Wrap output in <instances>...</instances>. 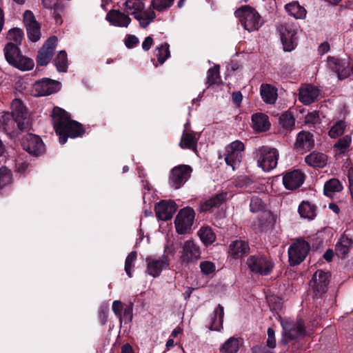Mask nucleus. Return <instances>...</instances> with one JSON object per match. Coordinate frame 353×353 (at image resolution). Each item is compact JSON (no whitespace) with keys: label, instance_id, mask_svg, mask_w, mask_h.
Returning a JSON list of instances; mask_svg holds the SVG:
<instances>
[{"label":"nucleus","instance_id":"obj_1","mask_svg":"<svg viewBox=\"0 0 353 353\" xmlns=\"http://www.w3.org/2000/svg\"><path fill=\"white\" fill-rule=\"evenodd\" d=\"M54 128L59 137L61 144L66 143L68 138L80 137L84 132L83 128L78 122L71 120L68 114L59 107H54L52 112Z\"/></svg>","mask_w":353,"mask_h":353},{"label":"nucleus","instance_id":"obj_2","mask_svg":"<svg viewBox=\"0 0 353 353\" xmlns=\"http://www.w3.org/2000/svg\"><path fill=\"white\" fill-rule=\"evenodd\" d=\"M124 6L127 13L132 15L142 28L148 27L156 17L153 10L145 9L141 0H126Z\"/></svg>","mask_w":353,"mask_h":353},{"label":"nucleus","instance_id":"obj_3","mask_svg":"<svg viewBox=\"0 0 353 353\" xmlns=\"http://www.w3.org/2000/svg\"><path fill=\"white\" fill-rule=\"evenodd\" d=\"M6 60L9 64L19 70L26 71L33 68L32 59L21 54L19 46L16 44L6 43L3 49Z\"/></svg>","mask_w":353,"mask_h":353},{"label":"nucleus","instance_id":"obj_4","mask_svg":"<svg viewBox=\"0 0 353 353\" xmlns=\"http://www.w3.org/2000/svg\"><path fill=\"white\" fill-rule=\"evenodd\" d=\"M235 15L243 28L249 32L258 30L262 25L260 15L250 6L241 7L235 12Z\"/></svg>","mask_w":353,"mask_h":353},{"label":"nucleus","instance_id":"obj_5","mask_svg":"<svg viewBox=\"0 0 353 353\" xmlns=\"http://www.w3.org/2000/svg\"><path fill=\"white\" fill-rule=\"evenodd\" d=\"M246 264L251 272L261 275L270 274L274 267L273 260L270 256L263 254H254L249 256Z\"/></svg>","mask_w":353,"mask_h":353},{"label":"nucleus","instance_id":"obj_6","mask_svg":"<svg viewBox=\"0 0 353 353\" xmlns=\"http://www.w3.org/2000/svg\"><path fill=\"white\" fill-rule=\"evenodd\" d=\"M278 158L279 152L276 149L263 146L257 152V165L264 172H270L276 168Z\"/></svg>","mask_w":353,"mask_h":353},{"label":"nucleus","instance_id":"obj_7","mask_svg":"<svg viewBox=\"0 0 353 353\" xmlns=\"http://www.w3.org/2000/svg\"><path fill=\"white\" fill-rule=\"evenodd\" d=\"M244 148L243 143L239 140L232 142L225 148V161L233 170L239 166Z\"/></svg>","mask_w":353,"mask_h":353},{"label":"nucleus","instance_id":"obj_8","mask_svg":"<svg viewBox=\"0 0 353 353\" xmlns=\"http://www.w3.org/2000/svg\"><path fill=\"white\" fill-rule=\"evenodd\" d=\"M310 245L304 240H297L288 248L289 262L291 265L300 264L306 257Z\"/></svg>","mask_w":353,"mask_h":353},{"label":"nucleus","instance_id":"obj_9","mask_svg":"<svg viewBox=\"0 0 353 353\" xmlns=\"http://www.w3.org/2000/svg\"><path fill=\"white\" fill-rule=\"evenodd\" d=\"M146 273L150 276L157 278L161 275L163 270L170 269V259L163 254L159 258L148 256L146 258Z\"/></svg>","mask_w":353,"mask_h":353},{"label":"nucleus","instance_id":"obj_10","mask_svg":"<svg viewBox=\"0 0 353 353\" xmlns=\"http://www.w3.org/2000/svg\"><path fill=\"white\" fill-rule=\"evenodd\" d=\"M60 89L61 83L59 81L43 79L33 84L31 93L34 97H43L52 94Z\"/></svg>","mask_w":353,"mask_h":353},{"label":"nucleus","instance_id":"obj_11","mask_svg":"<svg viewBox=\"0 0 353 353\" xmlns=\"http://www.w3.org/2000/svg\"><path fill=\"white\" fill-rule=\"evenodd\" d=\"M201 251L200 247L193 241H185L181 251L180 259L183 264L194 263L201 259Z\"/></svg>","mask_w":353,"mask_h":353},{"label":"nucleus","instance_id":"obj_12","mask_svg":"<svg viewBox=\"0 0 353 353\" xmlns=\"http://www.w3.org/2000/svg\"><path fill=\"white\" fill-rule=\"evenodd\" d=\"M279 32L284 50L290 52L294 50L296 46L298 28L290 24L282 25Z\"/></svg>","mask_w":353,"mask_h":353},{"label":"nucleus","instance_id":"obj_13","mask_svg":"<svg viewBox=\"0 0 353 353\" xmlns=\"http://www.w3.org/2000/svg\"><path fill=\"white\" fill-rule=\"evenodd\" d=\"M192 172V168L186 165L174 167L169 176V184L174 189L182 187L188 180Z\"/></svg>","mask_w":353,"mask_h":353},{"label":"nucleus","instance_id":"obj_14","mask_svg":"<svg viewBox=\"0 0 353 353\" xmlns=\"http://www.w3.org/2000/svg\"><path fill=\"white\" fill-rule=\"evenodd\" d=\"M21 144L25 150L35 157L42 155L46 151L42 139L35 134H28L24 136Z\"/></svg>","mask_w":353,"mask_h":353},{"label":"nucleus","instance_id":"obj_15","mask_svg":"<svg viewBox=\"0 0 353 353\" xmlns=\"http://www.w3.org/2000/svg\"><path fill=\"white\" fill-rule=\"evenodd\" d=\"M330 274L328 272L317 270L309 283L310 288L316 296L321 295L327 291L330 282Z\"/></svg>","mask_w":353,"mask_h":353},{"label":"nucleus","instance_id":"obj_16","mask_svg":"<svg viewBox=\"0 0 353 353\" xmlns=\"http://www.w3.org/2000/svg\"><path fill=\"white\" fill-rule=\"evenodd\" d=\"M11 114L17 121V128L23 130L28 125V112L21 100L15 99L11 103Z\"/></svg>","mask_w":353,"mask_h":353},{"label":"nucleus","instance_id":"obj_17","mask_svg":"<svg viewBox=\"0 0 353 353\" xmlns=\"http://www.w3.org/2000/svg\"><path fill=\"white\" fill-rule=\"evenodd\" d=\"M327 68L334 72L339 79H344L350 75L349 62L345 59L328 57L327 61Z\"/></svg>","mask_w":353,"mask_h":353},{"label":"nucleus","instance_id":"obj_18","mask_svg":"<svg viewBox=\"0 0 353 353\" xmlns=\"http://www.w3.org/2000/svg\"><path fill=\"white\" fill-rule=\"evenodd\" d=\"M177 206L174 201L162 200L155 205V212L159 221H170L173 217Z\"/></svg>","mask_w":353,"mask_h":353},{"label":"nucleus","instance_id":"obj_19","mask_svg":"<svg viewBox=\"0 0 353 353\" xmlns=\"http://www.w3.org/2000/svg\"><path fill=\"white\" fill-rule=\"evenodd\" d=\"M23 21L29 39L33 42L37 41L41 37V26L36 21L31 11H25L23 14Z\"/></svg>","mask_w":353,"mask_h":353},{"label":"nucleus","instance_id":"obj_20","mask_svg":"<svg viewBox=\"0 0 353 353\" xmlns=\"http://www.w3.org/2000/svg\"><path fill=\"white\" fill-rule=\"evenodd\" d=\"M57 44V38L54 36L50 37L41 49L39 51L37 62L39 65H47L53 54V52Z\"/></svg>","mask_w":353,"mask_h":353},{"label":"nucleus","instance_id":"obj_21","mask_svg":"<svg viewBox=\"0 0 353 353\" xmlns=\"http://www.w3.org/2000/svg\"><path fill=\"white\" fill-rule=\"evenodd\" d=\"M304 179V174L301 171L294 170L283 176V183L286 189L293 190L303 183Z\"/></svg>","mask_w":353,"mask_h":353},{"label":"nucleus","instance_id":"obj_22","mask_svg":"<svg viewBox=\"0 0 353 353\" xmlns=\"http://www.w3.org/2000/svg\"><path fill=\"white\" fill-rule=\"evenodd\" d=\"M283 329L285 339L281 340L283 343L288 340L295 339L304 333V326L301 322L296 323H281Z\"/></svg>","mask_w":353,"mask_h":353},{"label":"nucleus","instance_id":"obj_23","mask_svg":"<svg viewBox=\"0 0 353 353\" xmlns=\"http://www.w3.org/2000/svg\"><path fill=\"white\" fill-rule=\"evenodd\" d=\"M319 90L311 85H304L299 89V99L305 105L313 103L319 97Z\"/></svg>","mask_w":353,"mask_h":353},{"label":"nucleus","instance_id":"obj_24","mask_svg":"<svg viewBox=\"0 0 353 353\" xmlns=\"http://www.w3.org/2000/svg\"><path fill=\"white\" fill-rule=\"evenodd\" d=\"M250 250L248 243L243 240L232 241L229 246L228 253L234 259L242 258Z\"/></svg>","mask_w":353,"mask_h":353},{"label":"nucleus","instance_id":"obj_25","mask_svg":"<svg viewBox=\"0 0 353 353\" xmlns=\"http://www.w3.org/2000/svg\"><path fill=\"white\" fill-rule=\"evenodd\" d=\"M314 144L313 135L309 132L301 131L297 134L294 147L299 150H306L312 148Z\"/></svg>","mask_w":353,"mask_h":353},{"label":"nucleus","instance_id":"obj_26","mask_svg":"<svg viewBox=\"0 0 353 353\" xmlns=\"http://www.w3.org/2000/svg\"><path fill=\"white\" fill-rule=\"evenodd\" d=\"M106 19L112 25L119 27H128L131 22L128 14L118 10L110 11L106 15Z\"/></svg>","mask_w":353,"mask_h":353},{"label":"nucleus","instance_id":"obj_27","mask_svg":"<svg viewBox=\"0 0 353 353\" xmlns=\"http://www.w3.org/2000/svg\"><path fill=\"white\" fill-rule=\"evenodd\" d=\"M252 127L257 132H265L270 127L268 117L263 113H256L252 117Z\"/></svg>","mask_w":353,"mask_h":353},{"label":"nucleus","instance_id":"obj_28","mask_svg":"<svg viewBox=\"0 0 353 353\" xmlns=\"http://www.w3.org/2000/svg\"><path fill=\"white\" fill-rule=\"evenodd\" d=\"M0 128L8 133H12L17 128V121L8 112H0Z\"/></svg>","mask_w":353,"mask_h":353},{"label":"nucleus","instance_id":"obj_29","mask_svg":"<svg viewBox=\"0 0 353 353\" xmlns=\"http://www.w3.org/2000/svg\"><path fill=\"white\" fill-rule=\"evenodd\" d=\"M305 163L314 168H323L326 165L327 157L321 152H313L305 158Z\"/></svg>","mask_w":353,"mask_h":353},{"label":"nucleus","instance_id":"obj_30","mask_svg":"<svg viewBox=\"0 0 353 353\" xmlns=\"http://www.w3.org/2000/svg\"><path fill=\"white\" fill-rule=\"evenodd\" d=\"M188 125L189 123H186L185 125V130L183 133L179 145L182 148H188L196 151L197 138L193 132L188 130Z\"/></svg>","mask_w":353,"mask_h":353},{"label":"nucleus","instance_id":"obj_31","mask_svg":"<svg viewBox=\"0 0 353 353\" xmlns=\"http://www.w3.org/2000/svg\"><path fill=\"white\" fill-rule=\"evenodd\" d=\"M260 94L263 101L268 104H274L277 99V90L270 84H262Z\"/></svg>","mask_w":353,"mask_h":353},{"label":"nucleus","instance_id":"obj_32","mask_svg":"<svg viewBox=\"0 0 353 353\" xmlns=\"http://www.w3.org/2000/svg\"><path fill=\"white\" fill-rule=\"evenodd\" d=\"M286 12L296 19H303L306 17L307 12L298 1H292L285 5Z\"/></svg>","mask_w":353,"mask_h":353},{"label":"nucleus","instance_id":"obj_33","mask_svg":"<svg viewBox=\"0 0 353 353\" xmlns=\"http://www.w3.org/2000/svg\"><path fill=\"white\" fill-rule=\"evenodd\" d=\"M301 218L312 220L316 217V206L308 201H303L299 206Z\"/></svg>","mask_w":353,"mask_h":353},{"label":"nucleus","instance_id":"obj_34","mask_svg":"<svg viewBox=\"0 0 353 353\" xmlns=\"http://www.w3.org/2000/svg\"><path fill=\"white\" fill-rule=\"evenodd\" d=\"M225 198V195L224 194H221L201 202L199 207L200 211L207 212L218 207L224 201Z\"/></svg>","mask_w":353,"mask_h":353},{"label":"nucleus","instance_id":"obj_35","mask_svg":"<svg viewBox=\"0 0 353 353\" xmlns=\"http://www.w3.org/2000/svg\"><path fill=\"white\" fill-rule=\"evenodd\" d=\"M223 307L219 304L214 310V314L210 326V329L212 330L220 331L223 328Z\"/></svg>","mask_w":353,"mask_h":353},{"label":"nucleus","instance_id":"obj_36","mask_svg":"<svg viewBox=\"0 0 353 353\" xmlns=\"http://www.w3.org/2000/svg\"><path fill=\"white\" fill-rule=\"evenodd\" d=\"M352 245V241L347 236L343 235L336 244V254L341 257H343L349 252Z\"/></svg>","mask_w":353,"mask_h":353},{"label":"nucleus","instance_id":"obj_37","mask_svg":"<svg viewBox=\"0 0 353 353\" xmlns=\"http://www.w3.org/2000/svg\"><path fill=\"white\" fill-rule=\"evenodd\" d=\"M241 341L239 338L230 337L220 347L221 353H236L240 347Z\"/></svg>","mask_w":353,"mask_h":353},{"label":"nucleus","instance_id":"obj_38","mask_svg":"<svg viewBox=\"0 0 353 353\" xmlns=\"http://www.w3.org/2000/svg\"><path fill=\"white\" fill-rule=\"evenodd\" d=\"M279 123L284 130L290 132L294 126L295 119L290 112L287 111L280 116Z\"/></svg>","mask_w":353,"mask_h":353},{"label":"nucleus","instance_id":"obj_39","mask_svg":"<svg viewBox=\"0 0 353 353\" xmlns=\"http://www.w3.org/2000/svg\"><path fill=\"white\" fill-rule=\"evenodd\" d=\"M343 185L341 182L336 179H332L324 185V193L329 197H332L336 192L341 191Z\"/></svg>","mask_w":353,"mask_h":353},{"label":"nucleus","instance_id":"obj_40","mask_svg":"<svg viewBox=\"0 0 353 353\" xmlns=\"http://www.w3.org/2000/svg\"><path fill=\"white\" fill-rule=\"evenodd\" d=\"M154 56L159 63H163L170 56L169 45L165 43L157 47L154 50Z\"/></svg>","mask_w":353,"mask_h":353},{"label":"nucleus","instance_id":"obj_41","mask_svg":"<svg viewBox=\"0 0 353 353\" xmlns=\"http://www.w3.org/2000/svg\"><path fill=\"white\" fill-rule=\"evenodd\" d=\"M322 118H323V115L319 111L314 110L308 112L305 116L304 123L309 126L315 127L321 123Z\"/></svg>","mask_w":353,"mask_h":353},{"label":"nucleus","instance_id":"obj_42","mask_svg":"<svg viewBox=\"0 0 353 353\" xmlns=\"http://www.w3.org/2000/svg\"><path fill=\"white\" fill-rule=\"evenodd\" d=\"M345 128L346 124L345 121L342 120L338 121L332 125L328 132V135L332 139H336L343 134Z\"/></svg>","mask_w":353,"mask_h":353},{"label":"nucleus","instance_id":"obj_43","mask_svg":"<svg viewBox=\"0 0 353 353\" xmlns=\"http://www.w3.org/2000/svg\"><path fill=\"white\" fill-rule=\"evenodd\" d=\"M352 143V137L345 135L334 143V148L339 153H345L347 151Z\"/></svg>","mask_w":353,"mask_h":353},{"label":"nucleus","instance_id":"obj_44","mask_svg":"<svg viewBox=\"0 0 353 353\" xmlns=\"http://www.w3.org/2000/svg\"><path fill=\"white\" fill-rule=\"evenodd\" d=\"M54 64L59 72H65L68 69L67 54L65 51L61 50L59 52L54 59Z\"/></svg>","mask_w":353,"mask_h":353},{"label":"nucleus","instance_id":"obj_45","mask_svg":"<svg viewBox=\"0 0 353 353\" xmlns=\"http://www.w3.org/2000/svg\"><path fill=\"white\" fill-rule=\"evenodd\" d=\"M198 234L201 239V241L205 245L211 244L215 240V235L212 230L209 228H201L198 232Z\"/></svg>","mask_w":353,"mask_h":353},{"label":"nucleus","instance_id":"obj_46","mask_svg":"<svg viewBox=\"0 0 353 353\" xmlns=\"http://www.w3.org/2000/svg\"><path fill=\"white\" fill-rule=\"evenodd\" d=\"M195 212L190 207H185L181 209L174 221H194Z\"/></svg>","mask_w":353,"mask_h":353},{"label":"nucleus","instance_id":"obj_47","mask_svg":"<svg viewBox=\"0 0 353 353\" xmlns=\"http://www.w3.org/2000/svg\"><path fill=\"white\" fill-rule=\"evenodd\" d=\"M23 32L19 28H13L9 30L7 39L9 41L7 43L16 44V46H19L22 40Z\"/></svg>","mask_w":353,"mask_h":353},{"label":"nucleus","instance_id":"obj_48","mask_svg":"<svg viewBox=\"0 0 353 353\" xmlns=\"http://www.w3.org/2000/svg\"><path fill=\"white\" fill-rule=\"evenodd\" d=\"M12 181L11 171L6 168H0V188H2Z\"/></svg>","mask_w":353,"mask_h":353},{"label":"nucleus","instance_id":"obj_49","mask_svg":"<svg viewBox=\"0 0 353 353\" xmlns=\"http://www.w3.org/2000/svg\"><path fill=\"white\" fill-rule=\"evenodd\" d=\"M137 252H131L126 257L125 261V271L127 275L131 278L132 276V269L134 267V262L137 259Z\"/></svg>","mask_w":353,"mask_h":353},{"label":"nucleus","instance_id":"obj_50","mask_svg":"<svg viewBox=\"0 0 353 353\" xmlns=\"http://www.w3.org/2000/svg\"><path fill=\"white\" fill-rule=\"evenodd\" d=\"M250 208L252 212L256 213L263 211L265 209V205L260 198L253 196L250 201Z\"/></svg>","mask_w":353,"mask_h":353},{"label":"nucleus","instance_id":"obj_51","mask_svg":"<svg viewBox=\"0 0 353 353\" xmlns=\"http://www.w3.org/2000/svg\"><path fill=\"white\" fill-rule=\"evenodd\" d=\"M176 232L180 234L188 233L192 228V222H174Z\"/></svg>","mask_w":353,"mask_h":353},{"label":"nucleus","instance_id":"obj_52","mask_svg":"<svg viewBox=\"0 0 353 353\" xmlns=\"http://www.w3.org/2000/svg\"><path fill=\"white\" fill-rule=\"evenodd\" d=\"M199 267L201 269V272L204 275L210 274L215 271V265L211 261H202L200 263Z\"/></svg>","mask_w":353,"mask_h":353},{"label":"nucleus","instance_id":"obj_53","mask_svg":"<svg viewBox=\"0 0 353 353\" xmlns=\"http://www.w3.org/2000/svg\"><path fill=\"white\" fill-rule=\"evenodd\" d=\"M219 76V66L215 65L214 67L210 68L208 71L207 81L210 85L214 84L216 82V79Z\"/></svg>","mask_w":353,"mask_h":353},{"label":"nucleus","instance_id":"obj_54","mask_svg":"<svg viewBox=\"0 0 353 353\" xmlns=\"http://www.w3.org/2000/svg\"><path fill=\"white\" fill-rule=\"evenodd\" d=\"M173 3V0H154L152 6L154 9L161 11L170 8Z\"/></svg>","mask_w":353,"mask_h":353},{"label":"nucleus","instance_id":"obj_55","mask_svg":"<svg viewBox=\"0 0 353 353\" xmlns=\"http://www.w3.org/2000/svg\"><path fill=\"white\" fill-rule=\"evenodd\" d=\"M267 345L270 348H274L276 347L274 331L272 328L270 327L268 329Z\"/></svg>","mask_w":353,"mask_h":353},{"label":"nucleus","instance_id":"obj_56","mask_svg":"<svg viewBox=\"0 0 353 353\" xmlns=\"http://www.w3.org/2000/svg\"><path fill=\"white\" fill-rule=\"evenodd\" d=\"M122 310L123 303L120 301H114L112 303V311L121 321Z\"/></svg>","mask_w":353,"mask_h":353},{"label":"nucleus","instance_id":"obj_57","mask_svg":"<svg viewBox=\"0 0 353 353\" xmlns=\"http://www.w3.org/2000/svg\"><path fill=\"white\" fill-rule=\"evenodd\" d=\"M139 43V39L134 35H129L125 40V44L127 48H132Z\"/></svg>","mask_w":353,"mask_h":353},{"label":"nucleus","instance_id":"obj_58","mask_svg":"<svg viewBox=\"0 0 353 353\" xmlns=\"http://www.w3.org/2000/svg\"><path fill=\"white\" fill-rule=\"evenodd\" d=\"M29 168V164L26 161H19L16 165V172L19 174H25Z\"/></svg>","mask_w":353,"mask_h":353},{"label":"nucleus","instance_id":"obj_59","mask_svg":"<svg viewBox=\"0 0 353 353\" xmlns=\"http://www.w3.org/2000/svg\"><path fill=\"white\" fill-rule=\"evenodd\" d=\"M152 44H153V39L150 36H148L143 41V43H142V48L144 50L148 51V50H149L150 49V48L152 47Z\"/></svg>","mask_w":353,"mask_h":353},{"label":"nucleus","instance_id":"obj_60","mask_svg":"<svg viewBox=\"0 0 353 353\" xmlns=\"http://www.w3.org/2000/svg\"><path fill=\"white\" fill-rule=\"evenodd\" d=\"M330 50V45L327 43H323L319 46V52L320 54H325Z\"/></svg>","mask_w":353,"mask_h":353},{"label":"nucleus","instance_id":"obj_61","mask_svg":"<svg viewBox=\"0 0 353 353\" xmlns=\"http://www.w3.org/2000/svg\"><path fill=\"white\" fill-rule=\"evenodd\" d=\"M163 254H166L168 257H169V254H171L172 256H174V251L171 245H170L169 243H167L165 247H164V251H163Z\"/></svg>","mask_w":353,"mask_h":353},{"label":"nucleus","instance_id":"obj_62","mask_svg":"<svg viewBox=\"0 0 353 353\" xmlns=\"http://www.w3.org/2000/svg\"><path fill=\"white\" fill-rule=\"evenodd\" d=\"M243 97L241 92H236L232 94V99L234 102L236 104L240 103L242 101Z\"/></svg>","mask_w":353,"mask_h":353},{"label":"nucleus","instance_id":"obj_63","mask_svg":"<svg viewBox=\"0 0 353 353\" xmlns=\"http://www.w3.org/2000/svg\"><path fill=\"white\" fill-rule=\"evenodd\" d=\"M334 256L333 251L332 250H327L323 254L324 259L327 261H330Z\"/></svg>","mask_w":353,"mask_h":353},{"label":"nucleus","instance_id":"obj_64","mask_svg":"<svg viewBox=\"0 0 353 353\" xmlns=\"http://www.w3.org/2000/svg\"><path fill=\"white\" fill-rule=\"evenodd\" d=\"M121 353H134V351L129 344H125L121 348Z\"/></svg>","mask_w":353,"mask_h":353}]
</instances>
